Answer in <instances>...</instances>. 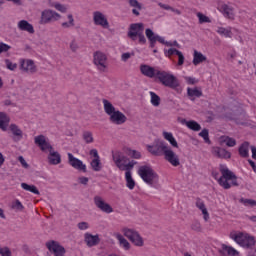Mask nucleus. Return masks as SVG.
<instances>
[{"instance_id":"1","label":"nucleus","mask_w":256,"mask_h":256,"mask_svg":"<svg viewBox=\"0 0 256 256\" xmlns=\"http://www.w3.org/2000/svg\"><path fill=\"white\" fill-rule=\"evenodd\" d=\"M219 170L221 173L220 179H218V184L223 189H231L232 187H237L239 182L237 181V175L233 173L227 165L220 164Z\"/></svg>"},{"instance_id":"2","label":"nucleus","mask_w":256,"mask_h":256,"mask_svg":"<svg viewBox=\"0 0 256 256\" xmlns=\"http://www.w3.org/2000/svg\"><path fill=\"white\" fill-rule=\"evenodd\" d=\"M229 237L232 241H235L239 247H242V249H253L256 244L255 236L247 232L232 231L230 232Z\"/></svg>"},{"instance_id":"3","label":"nucleus","mask_w":256,"mask_h":256,"mask_svg":"<svg viewBox=\"0 0 256 256\" xmlns=\"http://www.w3.org/2000/svg\"><path fill=\"white\" fill-rule=\"evenodd\" d=\"M138 175L144 183H147L150 187H155L156 183H159V175L149 165L140 166L138 169Z\"/></svg>"},{"instance_id":"4","label":"nucleus","mask_w":256,"mask_h":256,"mask_svg":"<svg viewBox=\"0 0 256 256\" xmlns=\"http://www.w3.org/2000/svg\"><path fill=\"white\" fill-rule=\"evenodd\" d=\"M122 233L124 237H126L127 239H129V241H131V243H133V245H135L136 247H143V237H141L139 232H137L135 229L123 228Z\"/></svg>"},{"instance_id":"5","label":"nucleus","mask_w":256,"mask_h":256,"mask_svg":"<svg viewBox=\"0 0 256 256\" xmlns=\"http://www.w3.org/2000/svg\"><path fill=\"white\" fill-rule=\"evenodd\" d=\"M156 77L159 79L162 85H165V87H171V89H175V87L178 85L175 76L169 74L168 72L158 70Z\"/></svg>"},{"instance_id":"6","label":"nucleus","mask_w":256,"mask_h":256,"mask_svg":"<svg viewBox=\"0 0 256 256\" xmlns=\"http://www.w3.org/2000/svg\"><path fill=\"white\" fill-rule=\"evenodd\" d=\"M61 19V15L51 9H46L41 13L40 23L42 25H47V23H53L55 21H59Z\"/></svg>"},{"instance_id":"7","label":"nucleus","mask_w":256,"mask_h":256,"mask_svg":"<svg viewBox=\"0 0 256 256\" xmlns=\"http://www.w3.org/2000/svg\"><path fill=\"white\" fill-rule=\"evenodd\" d=\"M46 247L50 253L54 254V256H65V253H67L65 247H63L61 244H59V242L55 240L46 242Z\"/></svg>"},{"instance_id":"8","label":"nucleus","mask_w":256,"mask_h":256,"mask_svg":"<svg viewBox=\"0 0 256 256\" xmlns=\"http://www.w3.org/2000/svg\"><path fill=\"white\" fill-rule=\"evenodd\" d=\"M94 65H96L99 71H105L107 69V55H105L101 51H97L94 53Z\"/></svg>"},{"instance_id":"9","label":"nucleus","mask_w":256,"mask_h":256,"mask_svg":"<svg viewBox=\"0 0 256 256\" xmlns=\"http://www.w3.org/2000/svg\"><path fill=\"white\" fill-rule=\"evenodd\" d=\"M143 31H145V24H143V23H133L129 27L128 37L132 41H137V36L141 35V33H143Z\"/></svg>"},{"instance_id":"10","label":"nucleus","mask_w":256,"mask_h":256,"mask_svg":"<svg viewBox=\"0 0 256 256\" xmlns=\"http://www.w3.org/2000/svg\"><path fill=\"white\" fill-rule=\"evenodd\" d=\"M218 11L222 13V15L226 19H230L231 21H235V8L226 3L219 4L217 7Z\"/></svg>"},{"instance_id":"11","label":"nucleus","mask_w":256,"mask_h":256,"mask_svg":"<svg viewBox=\"0 0 256 256\" xmlns=\"http://www.w3.org/2000/svg\"><path fill=\"white\" fill-rule=\"evenodd\" d=\"M93 22L94 25L103 27V29H109V20H107V16L101 11L93 12Z\"/></svg>"},{"instance_id":"12","label":"nucleus","mask_w":256,"mask_h":256,"mask_svg":"<svg viewBox=\"0 0 256 256\" xmlns=\"http://www.w3.org/2000/svg\"><path fill=\"white\" fill-rule=\"evenodd\" d=\"M35 145H38V147L43 151L44 153H51L53 151V146L47 141V138L45 135H38L34 138Z\"/></svg>"},{"instance_id":"13","label":"nucleus","mask_w":256,"mask_h":256,"mask_svg":"<svg viewBox=\"0 0 256 256\" xmlns=\"http://www.w3.org/2000/svg\"><path fill=\"white\" fill-rule=\"evenodd\" d=\"M94 205L103 213H113V207H111L109 203L105 202L101 196L94 197Z\"/></svg>"},{"instance_id":"14","label":"nucleus","mask_w":256,"mask_h":256,"mask_svg":"<svg viewBox=\"0 0 256 256\" xmlns=\"http://www.w3.org/2000/svg\"><path fill=\"white\" fill-rule=\"evenodd\" d=\"M68 163L74 169H77L78 171H83V173H87V166L83 164V161H81L79 158H76L71 153H68Z\"/></svg>"},{"instance_id":"15","label":"nucleus","mask_w":256,"mask_h":256,"mask_svg":"<svg viewBox=\"0 0 256 256\" xmlns=\"http://www.w3.org/2000/svg\"><path fill=\"white\" fill-rule=\"evenodd\" d=\"M112 159L118 169H123V166L127 163V161H129V158H127L123 152L119 151H112Z\"/></svg>"},{"instance_id":"16","label":"nucleus","mask_w":256,"mask_h":256,"mask_svg":"<svg viewBox=\"0 0 256 256\" xmlns=\"http://www.w3.org/2000/svg\"><path fill=\"white\" fill-rule=\"evenodd\" d=\"M164 158L171 163L173 167H179L181 162L179 160V155H177L171 147L168 148V151L164 154Z\"/></svg>"},{"instance_id":"17","label":"nucleus","mask_w":256,"mask_h":256,"mask_svg":"<svg viewBox=\"0 0 256 256\" xmlns=\"http://www.w3.org/2000/svg\"><path fill=\"white\" fill-rule=\"evenodd\" d=\"M20 69L24 71V73H37V66H35V62L33 60H21Z\"/></svg>"},{"instance_id":"18","label":"nucleus","mask_w":256,"mask_h":256,"mask_svg":"<svg viewBox=\"0 0 256 256\" xmlns=\"http://www.w3.org/2000/svg\"><path fill=\"white\" fill-rule=\"evenodd\" d=\"M109 121L114 125H123V123L127 121V116H125L123 112L116 110L114 113L110 114Z\"/></svg>"},{"instance_id":"19","label":"nucleus","mask_w":256,"mask_h":256,"mask_svg":"<svg viewBox=\"0 0 256 256\" xmlns=\"http://www.w3.org/2000/svg\"><path fill=\"white\" fill-rule=\"evenodd\" d=\"M140 72L144 77H149V79H153L154 77H157V73H159V69H155L154 67H151L147 64H142L140 66Z\"/></svg>"},{"instance_id":"20","label":"nucleus","mask_w":256,"mask_h":256,"mask_svg":"<svg viewBox=\"0 0 256 256\" xmlns=\"http://www.w3.org/2000/svg\"><path fill=\"white\" fill-rule=\"evenodd\" d=\"M216 32L218 33V35H221L222 37L231 39L235 35V33H237V29L231 27H218Z\"/></svg>"},{"instance_id":"21","label":"nucleus","mask_w":256,"mask_h":256,"mask_svg":"<svg viewBox=\"0 0 256 256\" xmlns=\"http://www.w3.org/2000/svg\"><path fill=\"white\" fill-rule=\"evenodd\" d=\"M17 27L20 31H26V33H29L30 35H33L35 33V28L33 27V24L29 23L27 20H20L17 24Z\"/></svg>"},{"instance_id":"22","label":"nucleus","mask_w":256,"mask_h":256,"mask_svg":"<svg viewBox=\"0 0 256 256\" xmlns=\"http://www.w3.org/2000/svg\"><path fill=\"white\" fill-rule=\"evenodd\" d=\"M195 205L199 211H201L203 215L204 221H209L210 216H209V211L207 210V206H205V202L201 200L200 198L196 199Z\"/></svg>"},{"instance_id":"23","label":"nucleus","mask_w":256,"mask_h":256,"mask_svg":"<svg viewBox=\"0 0 256 256\" xmlns=\"http://www.w3.org/2000/svg\"><path fill=\"white\" fill-rule=\"evenodd\" d=\"M219 252L222 255H229V256H241L237 249L233 248V246H228L227 244H222L220 247Z\"/></svg>"},{"instance_id":"24","label":"nucleus","mask_w":256,"mask_h":256,"mask_svg":"<svg viewBox=\"0 0 256 256\" xmlns=\"http://www.w3.org/2000/svg\"><path fill=\"white\" fill-rule=\"evenodd\" d=\"M84 241L88 247H95V245H99V235H93L90 233H86L84 235Z\"/></svg>"},{"instance_id":"25","label":"nucleus","mask_w":256,"mask_h":256,"mask_svg":"<svg viewBox=\"0 0 256 256\" xmlns=\"http://www.w3.org/2000/svg\"><path fill=\"white\" fill-rule=\"evenodd\" d=\"M48 161L50 165H59V163H61V154L55 150H50Z\"/></svg>"},{"instance_id":"26","label":"nucleus","mask_w":256,"mask_h":256,"mask_svg":"<svg viewBox=\"0 0 256 256\" xmlns=\"http://www.w3.org/2000/svg\"><path fill=\"white\" fill-rule=\"evenodd\" d=\"M167 57H171V55H177L178 56V65H183L185 63V56H183V53L175 48H170L166 52Z\"/></svg>"},{"instance_id":"27","label":"nucleus","mask_w":256,"mask_h":256,"mask_svg":"<svg viewBox=\"0 0 256 256\" xmlns=\"http://www.w3.org/2000/svg\"><path fill=\"white\" fill-rule=\"evenodd\" d=\"M10 131L12 135H14V141H21V139H23V131L19 129L17 124H11Z\"/></svg>"},{"instance_id":"28","label":"nucleus","mask_w":256,"mask_h":256,"mask_svg":"<svg viewBox=\"0 0 256 256\" xmlns=\"http://www.w3.org/2000/svg\"><path fill=\"white\" fill-rule=\"evenodd\" d=\"M205 61H207V56L197 50H194L193 65H201V63H205Z\"/></svg>"},{"instance_id":"29","label":"nucleus","mask_w":256,"mask_h":256,"mask_svg":"<svg viewBox=\"0 0 256 256\" xmlns=\"http://www.w3.org/2000/svg\"><path fill=\"white\" fill-rule=\"evenodd\" d=\"M11 121V118H9V115L5 112H0V129L3 131H7V127L9 126V122Z\"/></svg>"},{"instance_id":"30","label":"nucleus","mask_w":256,"mask_h":256,"mask_svg":"<svg viewBox=\"0 0 256 256\" xmlns=\"http://www.w3.org/2000/svg\"><path fill=\"white\" fill-rule=\"evenodd\" d=\"M220 145H226L227 147H235L237 145V140L229 136H222L219 139Z\"/></svg>"},{"instance_id":"31","label":"nucleus","mask_w":256,"mask_h":256,"mask_svg":"<svg viewBox=\"0 0 256 256\" xmlns=\"http://www.w3.org/2000/svg\"><path fill=\"white\" fill-rule=\"evenodd\" d=\"M128 3L130 7H133V10H132L133 15H135L136 17H139L140 15L139 11L143 9V5L139 3V1L137 0H128Z\"/></svg>"},{"instance_id":"32","label":"nucleus","mask_w":256,"mask_h":256,"mask_svg":"<svg viewBox=\"0 0 256 256\" xmlns=\"http://www.w3.org/2000/svg\"><path fill=\"white\" fill-rule=\"evenodd\" d=\"M249 147L250 144L249 142H243L240 147L238 148V153L240 155V157H243L244 159H246V157H249Z\"/></svg>"},{"instance_id":"33","label":"nucleus","mask_w":256,"mask_h":256,"mask_svg":"<svg viewBox=\"0 0 256 256\" xmlns=\"http://www.w3.org/2000/svg\"><path fill=\"white\" fill-rule=\"evenodd\" d=\"M213 152L217 157H220V159H231V152L223 148H214Z\"/></svg>"},{"instance_id":"34","label":"nucleus","mask_w":256,"mask_h":256,"mask_svg":"<svg viewBox=\"0 0 256 256\" xmlns=\"http://www.w3.org/2000/svg\"><path fill=\"white\" fill-rule=\"evenodd\" d=\"M102 103L104 105V111L106 113V115H112V113L116 112L117 110L115 109V106H113V104L107 100V99H103Z\"/></svg>"},{"instance_id":"35","label":"nucleus","mask_w":256,"mask_h":256,"mask_svg":"<svg viewBox=\"0 0 256 256\" xmlns=\"http://www.w3.org/2000/svg\"><path fill=\"white\" fill-rule=\"evenodd\" d=\"M145 35H146L148 41H150L151 49H153L155 47V43H157V40H155V32H153V30H151V28H147L145 31Z\"/></svg>"},{"instance_id":"36","label":"nucleus","mask_w":256,"mask_h":256,"mask_svg":"<svg viewBox=\"0 0 256 256\" xmlns=\"http://www.w3.org/2000/svg\"><path fill=\"white\" fill-rule=\"evenodd\" d=\"M116 239L119 241L121 247H123L126 251H129L131 249V244L129 243V241H127V239H125V237H123V235L116 234Z\"/></svg>"},{"instance_id":"37","label":"nucleus","mask_w":256,"mask_h":256,"mask_svg":"<svg viewBox=\"0 0 256 256\" xmlns=\"http://www.w3.org/2000/svg\"><path fill=\"white\" fill-rule=\"evenodd\" d=\"M163 137L166 141H169L172 147H176V149L179 148V144L177 143V140H175V137H173V133L163 132Z\"/></svg>"},{"instance_id":"38","label":"nucleus","mask_w":256,"mask_h":256,"mask_svg":"<svg viewBox=\"0 0 256 256\" xmlns=\"http://www.w3.org/2000/svg\"><path fill=\"white\" fill-rule=\"evenodd\" d=\"M156 151H158V157L161 155H165L166 151L169 149V145L165 142H159L158 144L155 145Z\"/></svg>"},{"instance_id":"39","label":"nucleus","mask_w":256,"mask_h":256,"mask_svg":"<svg viewBox=\"0 0 256 256\" xmlns=\"http://www.w3.org/2000/svg\"><path fill=\"white\" fill-rule=\"evenodd\" d=\"M21 187L24 191H29L30 193H34V195H40L39 189H37V186L35 185H29L23 182L21 183Z\"/></svg>"},{"instance_id":"40","label":"nucleus","mask_w":256,"mask_h":256,"mask_svg":"<svg viewBox=\"0 0 256 256\" xmlns=\"http://www.w3.org/2000/svg\"><path fill=\"white\" fill-rule=\"evenodd\" d=\"M125 180H126V187H128V189L130 190L135 189V180L133 179L131 172L125 173Z\"/></svg>"},{"instance_id":"41","label":"nucleus","mask_w":256,"mask_h":256,"mask_svg":"<svg viewBox=\"0 0 256 256\" xmlns=\"http://www.w3.org/2000/svg\"><path fill=\"white\" fill-rule=\"evenodd\" d=\"M68 22H63V29H71V27H75V19L73 18V14H68Z\"/></svg>"},{"instance_id":"42","label":"nucleus","mask_w":256,"mask_h":256,"mask_svg":"<svg viewBox=\"0 0 256 256\" xmlns=\"http://www.w3.org/2000/svg\"><path fill=\"white\" fill-rule=\"evenodd\" d=\"M82 139L87 144L93 143V141H95V139L93 138V132H91V131H84L82 133Z\"/></svg>"},{"instance_id":"43","label":"nucleus","mask_w":256,"mask_h":256,"mask_svg":"<svg viewBox=\"0 0 256 256\" xmlns=\"http://www.w3.org/2000/svg\"><path fill=\"white\" fill-rule=\"evenodd\" d=\"M151 103L154 107H159L161 105V97L157 95L155 92H150Z\"/></svg>"},{"instance_id":"44","label":"nucleus","mask_w":256,"mask_h":256,"mask_svg":"<svg viewBox=\"0 0 256 256\" xmlns=\"http://www.w3.org/2000/svg\"><path fill=\"white\" fill-rule=\"evenodd\" d=\"M93 171H101V160L100 158L93 159L90 163Z\"/></svg>"},{"instance_id":"45","label":"nucleus","mask_w":256,"mask_h":256,"mask_svg":"<svg viewBox=\"0 0 256 256\" xmlns=\"http://www.w3.org/2000/svg\"><path fill=\"white\" fill-rule=\"evenodd\" d=\"M197 17L199 19V23H211V18L207 17L203 13H197Z\"/></svg>"},{"instance_id":"46","label":"nucleus","mask_w":256,"mask_h":256,"mask_svg":"<svg viewBox=\"0 0 256 256\" xmlns=\"http://www.w3.org/2000/svg\"><path fill=\"white\" fill-rule=\"evenodd\" d=\"M199 137H202L204 139L205 143H211V140H209V130L204 129L199 133Z\"/></svg>"},{"instance_id":"47","label":"nucleus","mask_w":256,"mask_h":256,"mask_svg":"<svg viewBox=\"0 0 256 256\" xmlns=\"http://www.w3.org/2000/svg\"><path fill=\"white\" fill-rule=\"evenodd\" d=\"M128 155L132 157V159H141V152L137 150L128 149Z\"/></svg>"},{"instance_id":"48","label":"nucleus","mask_w":256,"mask_h":256,"mask_svg":"<svg viewBox=\"0 0 256 256\" xmlns=\"http://www.w3.org/2000/svg\"><path fill=\"white\" fill-rule=\"evenodd\" d=\"M241 203L245 205V207H255L256 201L253 199H241Z\"/></svg>"},{"instance_id":"49","label":"nucleus","mask_w":256,"mask_h":256,"mask_svg":"<svg viewBox=\"0 0 256 256\" xmlns=\"http://www.w3.org/2000/svg\"><path fill=\"white\" fill-rule=\"evenodd\" d=\"M179 123L188 127V129L193 130V120L187 121L185 118H178Z\"/></svg>"},{"instance_id":"50","label":"nucleus","mask_w":256,"mask_h":256,"mask_svg":"<svg viewBox=\"0 0 256 256\" xmlns=\"http://www.w3.org/2000/svg\"><path fill=\"white\" fill-rule=\"evenodd\" d=\"M5 64L7 69H9L10 71H15L17 69V64L12 63L9 59L5 60Z\"/></svg>"},{"instance_id":"51","label":"nucleus","mask_w":256,"mask_h":256,"mask_svg":"<svg viewBox=\"0 0 256 256\" xmlns=\"http://www.w3.org/2000/svg\"><path fill=\"white\" fill-rule=\"evenodd\" d=\"M147 149L149 153L152 155H155L156 157H159V152L157 151V148L155 145H147Z\"/></svg>"},{"instance_id":"52","label":"nucleus","mask_w":256,"mask_h":256,"mask_svg":"<svg viewBox=\"0 0 256 256\" xmlns=\"http://www.w3.org/2000/svg\"><path fill=\"white\" fill-rule=\"evenodd\" d=\"M119 169L120 171H126V173H131V170L133 169V164H131L130 162L126 163L122 166V168Z\"/></svg>"},{"instance_id":"53","label":"nucleus","mask_w":256,"mask_h":256,"mask_svg":"<svg viewBox=\"0 0 256 256\" xmlns=\"http://www.w3.org/2000/svg\"><path fill=\"white\" fill-rule=\"evenodd\" d=\"M12 207H13V209H17V211H23V209H25V207H23V204L19 200H16L13 203Z\"/></svg>"},{"instance_id":"54","label":"nucleus","mask_w":256,"mask_h":256,"mask_svg":"<svg viewBox=\"0 0 256 256\" xmlns=\"http://www.w3.org/2000/svg\"><path fill=\"white\" fill-rule=\"evenodd\" d=\"M9 49H11V47L8 44L0 42V54L7 53V51H9Z\"/></svg>"},{"instance_id":"55","label":"nucleus","mask_w":256,"mask_h":256,"mask_svg":"<svg viewBox=\"0 0 256 256\" xmlns=\"http://www.w3.org/2000/svg\"><path fill=\"white\" fill-rule=\"evenodd\" d=\"M78 229H80V231H86V229H89V223L87 222H80L77 225Z\"/></svg>"},{"instance_id":"56","label":"nucleus","mask_w":256,"mask_h":256,"mask_svg":"<svg viewBox=\"0 0 256 256\" xmlns=\"http://www.w3.org/2000/svg\"><path fill=\"white\" fill-rule=\"evenodd\" d=\"M77 49H79V45L75 40H72L70 43V50L72 53H76Z\"/></svg>"},{"instance_id":"57","label":"nucleus","mask_w":256,"mask_h":256,"mask_svg":"<svg viewBox=\"0 0 256 256\" xmlns=\"http://www.w3.org/2000/svg\"><path fill=\"white\" fill-rule=\"evenodd\" d=\"M55 9H57V11H60L61 13H66L67 12V8L60 3H57L54 5Z\"/></svg>"},{"instance_id":"58","label":"nucleus","mask_w":256,"mask_h":256,"mask_svg":"<svg viewBox=\"0 0 256 256\" xmlns=\"http://www.w3.org/2000/svg\"><path fill=\"white\" fill-rule=\"evenodd\" d=\"M18 161L21 163L24 169H29V164L27 163V161H25V158H23V156H19Z\"/></svg>"},{"instance_id":"59","label":"nucleus","mask_w":256,"mask_h":256,"mask_svg":"<svg viewBox=\"0 0 256 256\" xmlns=\"http://www.w3.org/2000/svg\"><path fill=\"white\" fill-rule=\"evenodd\" d=\"M131 59V53L126 52L121 55V61H124V63H127Z\"/></svg>"},{"instance_id":"60","label":"nucleus","mask_w":256,"mask_h":256,"mask_svg":"<svg viewBox=\"0 0 256 256\" xmlns=\"http://www.w3.org/2000/svg\"><path fill=\"white\" fill-rule=\"evenodd\" d=\"M137 37H138L139 43H141V45H145L147 43V39L145 38V34H143V32L141 34H139Z\"/></svg>"},{"instance_id":"61","label":"nucleus","mask_w":256,"mask_h":256,"mask_svg":"<svg viewBox=\"0 0 256 256\" xmlns=\"http://www.w3.org/2000/svg\"><path fill=\"white\" fill-rule=\"evenodd\" d=\"M158 5L161 7V9H164L165 11H173V7H171L167 4H163V3L159 2Z\"/></svg>"},{"instance_id":"62","label":"nucleus","mask_w":256,"mask_h":256,"mask_svg":"<svg viewBox=\"0 0 256 256\" xmlns=\"http://www.w3.org/2000/svg\"><path fill=\"white\" fill-rule=\"evenodd\" d=\"M154 38L156 41H158L159 43H162V45H167V42H165V38L157 35V34H154Z\"/></svg>"},{"instance_id":"63","label":"nucleus","mask_w":256,"mask_h":256,"mask_svg":"<svg viewBox=\"0 0 256 256\" xmlns=\"http://www.w3.org/2000/svg\"><path fill=\"white\" fill-rule=\"evenodd\" d=\"M203 95V92L201 91V88H194L193 89V96L194 97H201Z\"/></svg>"},{"instance_id":"64","label":"nucleus","mask_w":256,"mask_h":256,"mask_svg":"<svg viewBox=\"0 0 256 256\" xmlns=\"http://www.w3.org/2000/svg\"><path fill=\"white\" fill-rule=\"evenodd\" d=\"M78 181L81 185H87V183H89V178L82 176L78 178Z\"/></svg>"}]
</instances>
